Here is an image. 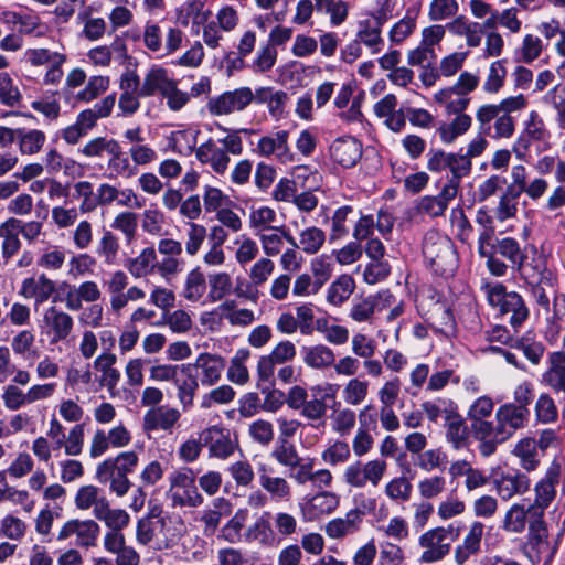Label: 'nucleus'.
Wrapping results in <instances>:
<instances>
[{
	"label": "nucleus",
	"instance_id": "obj_1",
	"mask_svg": "<svg viewBox=\"0 0 565 565\" xmlns=\"http://www.w3.org/2000/svg\"><path fill=\"white\" fill-rule=\"evenodd\" d=\"M278 437L270 450V458L281 468L289 472L290 479L300 487L311 484L315 489L330 488L333 476L329 469L315 470L316 459L309 456H301L296 444L289 439L295 437L302 423L298 419L286 417L277 418Z\"/></svg>",
	"mask_w": 565,
	"mask_h": 565
},
{
	"label": "nucleus",
	"instance_id": "obj_2",
	"mask_svg": "<svg viewBox=\"0 0 565 565\" xmlns=\"http://www.w3.org/2000/svg\"><path fill=\"white\" fill-rule=\"evenodd\" d=\"M137 465L138 455L135 451H124L100 462L96 468V478L100 483H108L110 491L117 497H124L131 487L128 475Z\"/></svg>",
	"mask_w": 565,
	"mask_h": 565
},
{
	"label": "nucleus",
	"instance_id": "obj_3",
	"mask_svg": "<svg viewBox=\"0 0 565 565\" xmlns=\"http://www.w3.org/2000/svg\"><path fill=\"white\" fill-rule=\"evenodd\" d=\"M423 255L428 266L438 275H449L457 266V254L451 239L436 230L426 232Z\"/></svg>",
	"mask_w": 565,
	"mask_h": 565
},
{
	"label": "nucleus",
	"instance_id": "obj_4",
	"mask_svg": "<svg viewBox=\"0 0 565 565\" xmlns=\"http://www.w3.org/2000/svg\"><path fill=\"white\" fill-rule=\"evenodd\" d=\"M167 499L172 508H198L204 499L196 487V477L189 467H181L173 470L169 477Z\"/></svg>",
	"mask_w": 565,
	"mask_h": 565
},
{
	"label": "nucleus",
	"instance_id": "obj_5",
	"mask_svg": "<svg viewBox=\"0 0 565 565\" xmlns=\"http://www.w3.org/2000/svg\"><path fill=\"white\" fill-rule=\"evenodd\" d=\"M486 294L489 303L497 308L502 317H508L513 328L520 327L529 317V309L523 298L515 291H507V288L495 282L486 286Z\"/></svg>",
	"mask_w": 565,
	"mask_h": 565
},
{
	"label": "nucleus",
	"instance_id": "obj_6",
	"mask_svg": "<svg viewBox=\"0 0 565 565\" xmlns=\"http://www.w3.org/2000/svg\"><path fill=\"white\" fill-rule=\"evenodd\" d=\"M478 131L493 139H509L515 131V118L494 104H482L476 110Z\"/></svg>",
	"mask_w": 565,
	"mask_h": 565
},
{
	"label": "nucleus",
	"instance_id": "obj_7",
	"mask_svg": "<svg viewBox=\"0 0 565 565\" xmlns=\"http://www.w3.org/2000/svg\"><path fill=\"white\" fill-rule=\"evenodd\" d=\"M386 470L387 462L384 459L376 458L366 462L356 460L344 468L342 480L349 487L356 489H363L367 483L377 487Z\"/></svg>",
	"mask_w": 565,
	"mask_h": 565
},
{
	"label": "nucleus",
	"instance_id": "obj_8",
	"mask_svg": "<svg viewBox=\"0 0 565 565\" xmlns=\"http://www.w3.org/2000/svg\"><path fill=\"white\" fill-rule=\"evenodd\" d=\"M99 533L100 526L96 521L92 519H72L63 524L56 540L63 542L71 536H75L77 547L90 548L96 546Z\"/></svg>",
	"mask_w": 565,
	"mask_h": 565
},
{
	"label": "nucleus",
	"instance_id": "obj_9",
	"mask_svg": "<svg viewBox=\"0 0 565 565\" xmlns=\"http://www.w3.org/2000/svg\"><path fill=\"white\" fill-rule=\"evenodd\" d=\"M524 548L532 563H539L543 557L550 561L554 556L555 551L550 546L548 530L543 515L539 514V518L531 520Z\"/></svg>",
	"mask_w": 565,
	"mask_h": 565
},
{
	"label": "nucleus",
	"instance_id": "obj_10",
	"mask_svg": "<svg viewBox=\"0 0 565 565\" xmlns=\"http://www.w3.org/2000/svg\"><path fill=\"white\" fill-rule=\"evenodd\" d=\"M253 100V90L249 87H239L211 98L206 106L211 115L224 116L244 110Z\"/></svg>",
	"mask_w": 565,
	"mask_h": 565
},
{
	"label": "nucleus",
	"instance_id": "obj_11",
	"mask_svg": "<svg viewBox=\"0 0 565 565\" xmlns=\"http://www.w3.org/2000/svg\"><path fill=\"white\" fill-rule=\"evenodd\" d=\"M74 328L73 317L56 306H50L44 310L42 329L47 335L50 344L55 345L66 341Z\"/></svg>",
	"mask_w": 565,
	"mask_h": 565
},
{
	"label": "nucleus",
	"instance_id": "obj_12",
	"mask_svg": "<svg viewBox=\"0 0 565 565\" xmlns=\"http://www.w3.org/2000/svg\"><path fill=\"white\" fill-rule=\"evenodd\" d=\"M288 139L289 132L287 130H277L263 136L253 151L260 157L268 158L274 156L281 163L294 162L295 158Z\"/></svg>",
	"mask_w": 565,
	"mask_h": 565
},
{
	"label": "nucleus",
	"instance_id": "obj_13",
	"mask_svg": "<svg viewBox=\"0 0 565 565\" xmlns=\"http://www.w3.org/2000/svg\"><path fill=\"white\" fill-rule=\"evenodd\" d=\"M386 21L385 13L379 12L360 19L356 23L355 39L371 50L372 54H377L383 46L382 26Z\"/></svg>",
	"mask_w": 565,
	"mask_h": 565
},
{
	"label": "nucleus",
	"instance_id": "obj_14",
	"mask_svg": "<svg viewBox=\"0 0 565 565\" xmlns=\"http://www.w3.org/2000/svg\"><path fill=\"white\" fill-rule=\"evenodd\" d=\"M244 542L247 544H257L260 547H276L280 539L276 537L271 525V512L264 511L253 523H250L243 533Z\"/></svg>",
	"mask_w": 565,
	"mask_h": 565
},
{
	"label": "nucleus",
	"instance_id": "obj_15",
	"mask_svg": "<svg viewBox=\"0 0 565 565\" xmlns=\"http://www.w3.org/2000/svg\"><path fill=\"white\" fill-rule=\"evenodd\" d=\"M530 414V409L504 403L497 408L494 419L499 423V430L509 440L518 430L527 426Z\"/></svg>",
	"mask_w": 565,
	"mask_h": 565
},
{
	"label": "nucleus",
	"instance_id": "obj_16",
	"mask_svg": "<svg viewBox=\"0 0 565 565\" xmlns=\"http://www.w3.org/2000/svg\"><path fill=\"white\" fill-rule=\"evenodd\" d=\"M484 535V525L473 521L462 541L454 548V562L456 565H465L470 558L481 552V542Z\"/></svg>",
	"mask_w": 565,
	"mask_h": 565
},
{
	"label": "nucleus",
	"instance_id": "obj_17",
	"mask_svg": "<svg viewBox=\"0 0 565 565\" xmlns=\"http://www.w3.org/2000/svg\"><path fill=\"white\" fill-rule=\"evenodd\" d=\"M438 533L430 529L419 535L418 545L423 550L418 557L420 564L440 562L450 553V543H446Z\"/></svg>",
	"mask_w": 565,
	"mask_h": 565
},
{
	"label": "nucleus",
	"instance_id": "obj_18",
	"mask_svg": "<svg viewBox=\"0 0 565 565\" xmlns=\"http://www.w3.org/2000/svg\"><path fill=\"white\" fill-rule=\"evenodd\" d=\"M122 136L130 143L128 153L136 168L138 166H148L157 160L156 150L145 143L146 139L140 126L126 129Z\"/></svg>",
	"mask_w": 565,
	"mask_h": 565
},
{
	"label": "nucleus",
	"instance_id": "obj_19",
	"mask_svg": "<svg viewBox=\"0 0 565 565\" xmlns=\"http://www.w3.org/2000/svg\"><path fill=\"white\" fill-rule=\"evenodd\" d=\"M192 366L198 381L204 386H212L220 381L225 362L220 355L201 353Z\"/></svg>",
	"mask_w": 565,
	"mask_h": 565
},
{
	"label": "nucleus",
	"instance_id": "obj_20",
	"mask_svg": "<svg viewBox=\"0 0 565 565\" xmlns=\"http://www.w3.org/2000/svg\"><path fill=\"white\" fill-rule=\"evenodd\" d=\"M361 156L362 145L350 136L337 138L330 146L331 159L343 168L355 166Z\"/></svg>",
	"mask_w": 565,
	"mask_h": 565
},
{
	"label": "nucleus",
	"instance_id": "obj_21",
	"mask_svg": "<svg viewBox=\"0 0 565 565\" xmlns=\"http://www.w3.org/2000/svg\"><path fill=\"white\" fill-rule=\"evenodd\" d=\"M180 417L181 413L177 408L168 406L153 407L146 412L142 428L148 434L157 430L171 431Z\"/></svg>",
	"mask_w": 565,
	"mask_h": 565
},
{
	"label": "nucleus",
	"instance_id": "obj_22",
	"mask_svg": "<svg viewBox=\"0 0 565 565\" xmlns=\"http://www.w3.org/2000/svg\"><path fill=\"white\" fill-rule=\"evenodd\" d=\"M195 158L202 163L207 164L217 174H224L230 164V156L218 143L209 138L195 150Z\"/></svg>",
	"mask_w": 565,
	"mask_h": 565
},
{
	"label": "nucleus",
	"instance_id": "obj_23",
	"mask_svg": "<svg viewBox=\"0 0 565 565\" xmlns=\"http://www.w3.org/2000/svg\"><path fill=\"white\" fill-rule=\"evenodd\" d=\"M364 512L360 509H352L344 516L330 520L324 525V533L333 540H340L360 531Z\"/></svg>",
	"mask_w": 565,
	"mask_h": 565
},
{
	"label": "nucleus",
	"instance_id": "obj_24",
	"mask_svg": "<svg viewBox=\"0 0 565 565\" xmlns=\"http://www.w3.org/2000/svg\"><path fill=\"white\" fill-rule=\"evenodd\" d=\"M204 445L209 447L210 455L216 458H227L234 452L235 445L226 428L212 426L202 431Z\"/></svg>",
	"mask_w": 565,
	"mask_h": 565
},
{
	"label": "nucleus",
	"instance_id": "obj_25",
	"mask_svg": "<svg viewBox=\"0 0 565 565\" xmlns=\"http://www.w3.org/2000/svg\"><path fill=\"white\" fill-rule=\"evenodd\" d=\"M536 508H533L531 504L525 505L524 503H514L512 504L509 510L505 512L503 522H502V529L505 532L520 534L522 533L525 527L526 523L531 522V520H534L539 518L540 515H543L540 511L535 510Z\"/></svg>",
	"mask_w": 565,
	"mask_h": 565
},
{
	"label": "nucleus",
	"instance_id": "obj_26",
	"mask_svg": "<svg viewBox=\"0 0 565 565\" xmlns=\"http://www.w3.org/2000/svg\"><path fill=\"white\" fill-rule=\"evenodd\" d=\"M520 275L529 282H544L554 291V281H556L553 273L547 269L545 258L541 255L532 257L531 262L523 258L521 265L516 267Z\"/></svg>",
	"mask_w": 565,
	"mask_h": 565
},
{
	"label": "nucleus",
	"instance_id": "obj_27",
	"mask_svg": "<svg viewBox=\"0 0 565 565\" xmlns=\"http://www.w3.org/2000/svg\"><path fill=\"white\" fill-rule=\"evenodd\" d=\"M116 103V95L109 94L92 108L82 110L75 120L87 135L97 125L98 119L110 116Z\"/></svg>",
	"mask_w": 565,
	"mask_h": 565
},
{
	"label": "nucleus",
	"instance_id": "obj_28",
	"mask_svg": "<svg viewBox=\"0 0 565 565\" xmlns=\"http://www.w3.org/2000/svg\"><path fill=\"white\" fill-rule=\"evenodd\" d=\"M497 494L504 501L522 495L530 489V480L522 473H503L493 480Z\"/></svg>",
	"mask_w": 565,
	"mask_h": 565
},
{
	"label": "nucleus",
	"instance_id": "obj_29",
	"mask_svg": "<svg viewBox=\"0 0 565 565\" xmlns=\"http://www.w3.org/2000/svg\"><path fill=\"white\" fill-rule=\"evenodd\" d=\"M55 291V284L44 274L38 278H25L22 281L20 294L24 298H33L35 305L46 302Z\"/></svg>",
	"mask_w": 565,
	"mask_h": 565
},
{
	"label": "nucleus",
	"instance_id": "obj_30",
	"mask_svg": "<svg viewBox=\"0 0 565 565\" xmlns=\"http://www.w3.org/2000/svg\"><path fill=\"white\" fill-rule=\"evenodd\" d=\"M231 513V505L224 498H217L213 501V508L204 509L200 516L202 523V533L204 536H213L221 525L223 516Z\"/></svg>",
	"mask_w": 565,
	"mask_h": 565
},
{
	"label": "nucleus",
	"instance_id": "obj_31",
	"mask_svg": "<svg viewBox=\"0 0 565 565\" xmlns=\"http://www.w3.org/2000/svg\"><path fill=\"white\" fill-rule=\"evenodd\" d=\"M259 484L269 493L276 502H288L292 497V488L289 481L284 477H273L267 473L265 466L259 468Z\"/></svg>",
	"mask_w": 565,
	"mask_h": 565
},
{
	"label": "nucleus",
	"instance_id": "obj_32",
	"mask_svg": "<svg viewBox=\"0 0 565 565\" xmlns=\"http://www.w3.org/2000/svg\"><path fill=\"white\" fill-rule=\"evenodd\" d=\"M102 291L97 282L86 280L71 290L65 298V307L68 310L77 311L82 309L83 302H96L100 299Z\"/></svg>",
	"mask_w": 565,
	"mask_h": 565
},
{
	"label": "nucleus",
	"instance_id": "obj_33",
	"mask_svg": "<svg viewBox=\"0 0 565 565\" xmlns=\"http://www.w3.org/2000/svg\"><path fill=\"white\" fill-rule=\"evenodd\" d=\"M446 28L454 35L465 36L470 47H477L481 43L482 26L478 22L469 21L465 15L456 17Z\"/></svg>",
	"mask_w": 565,
	"mask_h": 565
},
{
	"label": "nucleus",
	"instance_id": "obj_34",
	"mask_svg": "<svg viewBox=\"0 0 565 565\" xmlns=\"http://www.w3.org/2000/svg\"><path fill=\"white\" fill-rule=\"evenodd\" d=\"M173 81L169 77L167 70L159 66L151 67L145 75L139 95L150 97L159 93L162 96Z\"/></svg>",
	"mask_w": 565,
	"mask_h": 565
},
{
	"label": "nucleus",
	"instance_id": "obj_35",
	"mask_svg": "<svg viewBox=\"0 0 565 565\" xmlns=\"http://www.w3.org/2000/svg\"><path fill=\"white\" fill-rule=\"evenodd\" d=\"M447 169L451 175L445 186L458 193L461 180L471 173L472 161L461 152H449Z\"/></svg>",
	"mask_w": 565,
	"mask_h": 565
},
{
	"label": "nucleus",
	"instance_id": "obj_36",
	"mask_svg": "<svg viewBox=\"0 0 565 565\" xmlns=\"http://www.w3.org/2000/svg\"><path fill=\"white\" fill-rule=\"evenodd\" d=\"M457 194V192L444 185L438 195L423 196L418 203V211L433 217L440 216L445 213L449 202L452 201Z\"/></svg>",
	"mask_w": 565,
	"mask_h": 565
},
{
	"label": "nucleus",
	"instance_id": "obj_37",
	"mask_svg": "<svg viewBox=\"0 0 565 565\" xmlns=\"http://www.w3.org/2000/svg\"><path fill=\"white\" fill-rule=\"evenodd\" d=\"M472 126V117L468 114L455 115L449 122H443L437 134L443 143H454L460 136H463Z\"/></svg>",
	"mask_w": 565,
	"mask_h": 565
},
{
	"label": "nucleus",
	"instance_id": "obj_38",
	"mask_svg": "<svg viewBox=\"0 0 565 565\" xmlns=\"http://www.w3.org/2000/svg\"><path fill=\"white\" fill-rule=\"evenodd\" d=\"M110 158L107 162V169L109 171V178H124L129 179L138 173V169L131 161V159L122 152L119 142L110 152Z\"/></svg>",
	"mask_w": 565,
	"mask_h": 565
},
{
	"label": "nucleus",
	"instance_id": "obj_39",
	"mask_svg": "<svg viewBox=\"0 0 565 565\" xmlns=\"http://www.w3.org/2000/svg\"><path fill=\"white\" fill-rule=\"evenodd\" d=\"M303 362L307 366L323 370L334 364L335 354L326 344H316L302 348Z\"/></svg>",
	"mask_w": 565,
	"mask_h": 565
},
{
	"label": "nucleus",
	"instance_id": "obj_40",
	"mask_svg": "<svg viewBox=\"0 0 565 565\" xmlns=\"http://www.w3.org/2000/svg\"><path fill=\"white\" fill-rule=\"evenodd\" d=\"M25 58L32 66L46 65L50 67L56 64H64L67 61V55L64 52V47L60 45V49H29L25 52Z\"/></svg>",
	"mask_w": 565,
	"mask_h": 565
},
{
	"label": "nucleus",
	"instance_id": "obj_41",
	"mask_svg": "<svg viewBox=\"0 0 565 565\" xmlns=\"http://www.w3.org/2000/svg\"><path fill=\"white\" fill-rule=\"evenodd\" d=\"M157 254L153 247H147L141 253L126 262L125 267L135 278H142L156 268Z\"/></svg>",
	"mask_w": 565,
	"mask_h": 565
},
{
	"label": "nucleus",
	"instance_id": "obj_42",
	"mask_svg": "<svg viewBox=\"0 0 565 565\" xmlns=\"http://www.w3.org/2000/svg\"><path fill=\"white\" fill-rule=\"evenodd\" d=\"M444 426L447 440L455 448L462 447L468 438V427L457 409L447 413Z\"/></svg>",
	"mask_w": 565,
	"mask_h": 565
},
{
	"label": "nucleus",
	"instance_id": "obj_43",
	"mask_svg": "<svg viewBox=\"0 0 565 565\" xmlns=\"http://www.w3.org/2000/svg\"><path fill=\"white\" fill-rule=\"evenodd\" d=\"M434 100L443 105L448 115H462L469 106L470 97L457 95L451 88H443L434 95Z\"/></svg>",
	"mask_w": 565,
	"mask_h": 565
},
{
	"label": "nucleus",
	"instance_id": "obj_44",
	"mask_svg": "<svg viewBox=\"0 0 565 565\" xmlns=\"http://www.w3.org/2000/svg\"><path fill=\"white\" fill-rule=\"evenodd\" d=\"M0 239L1 257L4 263H8L20 252L22 246L18 232L8 220L0 224Z\"/></svg>",
	"mask_w": 565,
	"mask_h": 565
},
{
	"label": "nucleus",
	"instance_id": "obj_45",
	"mask_svg": "<svg viewBox=\"0 0 565 565\" xmlns=\"http://www.w3.org/2000/svg\"><path fill=\"white\" fill-rule=\"evenodd\" d=\"M108 499L102 494V490L95 486H83L77 490L75 495V504L79 510H88L93 508V514L96 518L100 504L105 505Z\"/></svg>",
	"mask_w": 565,
	"mask_h": 565
},
{
	"label": "nucleus",
	"instance_id": "obj_46",
	"mask_svg": "<svg viewBox=\"0 0 565 565\" xmlns=\"http://www.w3.org/2000/svg\"><path fill=\"white\" fill-rule=\"evenodd\" d=\"M17 140L22 154L33 156L42 150L46 136L39 129L18 128Z\"/></svg>",
	"mask_w": 565,
	"mask_h": 565
},
{
	"label": "nucleus",
	"instance_id": "obj_47",
	"mask_svg": "<svg viewBox=\"0 0 565 565\" xmlns=\"http://www.w3.org/2000/svg\"><path fill=\"white\" fill-rule=\"evenodd\" d=\"M354 279L349 275H341L328 288L327 300L333 306H341L353 294Z\"/></svg>",
	"mask_w": 565,
	"mask_h": 565
},
{
	"label": "nucleus",
	"instance_id": "obj_48",
	"mask_svg": "<svg viewBox=\"0 0 565 565\" xmlns=\"http://www.w3.org/2000/svg\"><path fill=\"white\" fill-rule=\"evenodd\" d=\"M117 362V356L110 352H104L98 355L94 361V366L96 370L102 372V382L108 387L114 388L117 386L120 380L119 370L115 369L114 365Z\"/></svg>",
	"mask_w": 565,
	"mask_h": 565
},
{
	"label": "nucleus",
	"instance_id": "obj_49",
	"mask_svg": "<svg viewBox=\"0 0 565 565\" xmlns=\"http://www.w3.org/2000/svg\"><path fill=\"white\" fill-rule=\"evenodd\" d=\"M521 462V467L527 471L536 469L539 465L537 459V444L534 438L525 437L516 443L513 449Z\"/></svg>",
	"mask_w": 565,
	"mask_h": 565
},
{
	"label": "nucleus",
	"instance_id": "obj_50",
	"mask_svg": "<svg viewBox=\"0 0 565 565\" xmlns=\"http://www.w3.org/2000/svg\"><path fill=\"white\" fill-rule=\"evenodd\" d=\"M96 519L103 521L109 531H122L129 522V514L122 509H111L109 501L100 504Z\"/></svg>",
	"mask_w": 565,
	"mask_h": 565
},
{
	"label": "nucleus",
	"instance_id": "obj_51",
	"mask_svg": "<svg viewBox=\"0 0 565 565\" xmlns=\"http://www.w3.org/2000/svg\"><path fill=\"white\" fill-rule=\"evenodd\" d=\"M369 382L360 377L350 379L342 390V398L349 406L361 405L369 395Z\"/></svg>",
	"mask_w": 565,
	"mask_h": 565
},
{
	"label": "nucleus",
	"instance_id": "obj_52",
	"mask_svg": "<svg viewBox=\"0 0 565 565\" xmlns=\"http://www.w3.org/2000/svg\"><path fill=\"white\" fill-rule=\"evenodd\" d=\"M128 285L129 278L124 270H115L110 273L107 280H105L104 286L109 295V302L113 311H115Z\"/></svg>",
	"mask_w": 565,
	"mask_h": 565
},
{
	"label": "nucleus",
	"instance_id": "obj_53",
	"mask_svg": "<svg viewBox=\"0 0 565 565\" xmlns=\"http://www.w3.org/2000/svg\"><path fill=\"white\" fill-rule=\"evenodd\" d=\"M154 327L169 326L170 330L175 333H185L192 327L191 316L183 309L173 312H164L160 320L151 323Z\"/></svg>",
	"mask_w": 565,
	"mask_h": 565
},
{
	"label": "nucleus",
	"instance_id": "obj_54",
	"mask_svg": "<svg viewBox=\"0 0 565 565\" xmlns=\"http://www.w3.org/2000/svg\"><path fill=\"white\" fill-rule=\"evenodd\" d=\"M271 525L276 537H291L298 533L299 523L296 515L286 512L277 511L271 513Z\"/></svg>",
	"mask_w": 565,
	"mask_h": 565
},
{
	"label": "nucleus",
	"instance_id": "obj_55",
	"mask_svg": "<svg viewBox=\"0 0 565 565\" xmlns=\"http://www.w3.org/2000/svg\"><path fill=\"white\" fill-rule=\"evenodd\" d=\"M206 291V280L200 268L192 269L185 278L183 297L192 302L199 301Z\"/></svg>",
	"mask_w": 565,
	"mask_h": 565
},
{
	"label": "nucleus",
	"instance_id": "obj_56",
	"mask_svg": "<svg viewBox=\"0 0 565 565\" xmlns=\"http://www.w3.org/2000/svg\"><path fill=\"white\" fill-rule=\"evenodd\" d=\"M418 9H408L404 18L396 22L390 31V40L394 44H401L416 28Z\"/></svg>",
	"mask_w": 565,
	"mask_h": 565
},
{
	"label": "nucleus",
	"instance_id": "obj_57",
	"mask_svg": "<svg viewBox=\"0 0 565 565\" xmlns=\"http://www.w3.org/2000/svg\"><path fill=\"white\" fill-rule=\"evenodd\" d=\"M555 479L556 476L552 477L550 472L547 477L541 480L535 487L536 497L534 502L530 504L543 514L544 510L555 498Z\"/></svg>",
	"mask_w": 565,
	"mask_h": 565
},
{
	"label": "nucleus",
	"instance_id": "obj_58",
	"mask_svg": "<svg viewBox=\"0 0 565 565\" xmlns=\"http://www.w3.org/2000/svg\"><path fill=\"white\" fill-rule=\"evenodd\" d=\"M330 420L332 430L340 436H345L354 428L356 424V415L348 407L333 408L330 415Z\"/></svg>",
	"mask_w": 565,
	"mask_h": 565
},
{
	"label": "nucleus",
	"instance_id": "obj_59",
	"mask_svg": "<svg viewBox=\"0 0 565 565\" xmlns=\"http://www.w3.org/2000/svg\"><path fill=\"white\" fill-rule=\"evenodd\" d=\"M326 241V233L316 226L307 227L299 234V248L312 255L320 250Z\"/></svg>",
	"mask_w": 565,
	"mask_h": 565
},
{
	"label": "nucleus",
	"instance_id": "obj_60",
	"mask_svg": "<svg viewBox=\"0 0 565 565\" xmlns=\"http://www.w3.org/2000/svg\"><path fill=\"white\" fill-rule=\"evenodd\" d=\"M118 250V238L113 232L105 231L97 243L96 255L100 257L106 265H114L117 260Z\"/></svg>",
	"mask_w": 565,
	"mask_h": 565
},
{
	"label": "nucleus",
	"instance_id": "obj_61",
	"mask_svg": "<svg viewBox=\"0 0 565 565\" xmlns=\"http://www.w3.org/2000/svg\"><path fill=\"white\" fill-rule=\"evenodd\" d=\"M492 248L495 253L507 258L514 268L521 265L523 258H526L519 243L514 238L507 237L498 239Z\"/></svg>",
	"mask_w": 565,
	"mask_h": 565
},
{
	"label": "nucleus",
	"instance_id": "obj_62",
	"mask_svg": "<svg viewBox=\"0 0 565 565\" xmlns=\"http://www.w3.org/2000/svg\"><path fill=\"white\" fill-rule=\"evenodd\" d=\"M209 297L212 301L222 300L224 297L231 294L233 288V281L230 274L214 273L209 275Z\"/></svg>",
	"mask_w": 565,
	"mask_h": 565
},
{
	"label": "nucleus",
	"instance_id": "obj_63",
	"mask_svg": "<svg viewBox=\"0 0 565 565\" xmlns=\"http://www.w3.org/2000/svg\"><path fill=\"white\" fill-rule=\"evenodd\" d=\"M415 465L426 472L435 469L444 470L447 465V456L440 448L428 449L417 456Z\"/></svg>",
	"mask_w": 565,
	"mask_h": 565
},
{
	"label": "nucleus",
	"instance_id": "obj_64",
	"mask_svg": "<svg viewBox=\"0 0 565 565\" xmlns=\"http://www.w3.org/2000/svg\"><path fill=\"white\" fill-rule=\"evenodd\" d=\"M543 100L557 111V122L562 129H565V85L554 86L545 94Z\"/></svg>",
	"mask_w": 565,
	"mask_h": 565
}]
</instances>
